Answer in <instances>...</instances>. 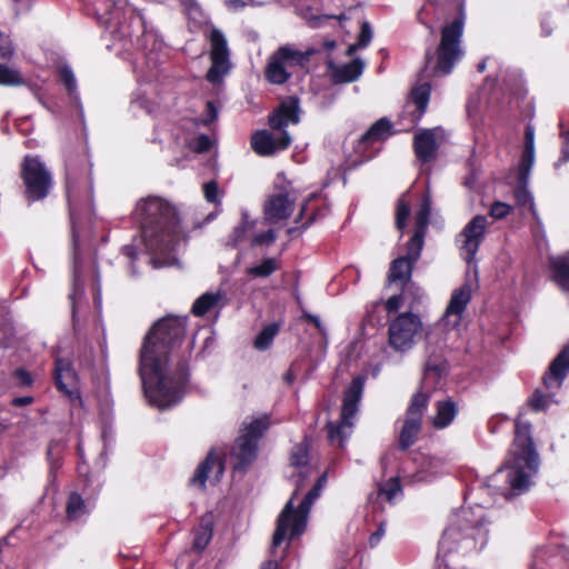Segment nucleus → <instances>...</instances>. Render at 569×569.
Returning <instances> with one entry per match:
<instances>
[{
	"label": "nucleus",
	"mask_w": 569,
	"mask_h": 569,
	"mask_svg": "<svg viewBox=\"0 0 569 569\" xmlns=\"http://www.w3.org/2000/svg\"><path fill=\"white\" fill-rule=\"evenodd\" d=\"M186 320L177 317L160 319L148 332L140 351L139 372L146 397L153 406L166 409L178 403L188 379L184 362L173 368L169 352L180 345Z\"/></svg>",
	"instance_id": "obj_1"
},
{
	"label": "nucleus",
	"mask_w": 569,
	"mask_h": 569,
	"mask_svg": "<svg viewBox=\"0 0 569 569\" xmlns=\"http://www.w3.org/2000/svg\"><path fill=\"white\" fill-rule=\"evenodd\" d=\"M134 217L141 226V240L151 256L154 268L171 267L178 262L179 243L176 209L159 197H147L137 202Z\"/></svg>",
	"instance_id": "obj_2"
},
{
	"label": "nucleus",
	"mask_w": 569,
	"mask_h": 569,
	"mask_svg": "<svg viewBox=\"0 0 569 569\" xmlns=\"http://www.w3.org/2000/svg\"><path fill=\"white\" fill-rule=\"evenodd\" d=\"M309 446L307 441L296 445L292 448L290 463L299 471L292 477L295 478L296 488L291 498L287 501L282 511L277 519V527L272 538L271 552L276 553L277 548L284 540H292L301 536L307 527L308 517L313 502L320 497L321 491L327 482V475H321L312 488L306 493L303 500L295 509L293 503L301 490L305 489V480L310 475L308 468Z\"/></svg>",
	"instance_id": "obj_3"
},
{
	"label": "nucleus",
	"mask_w": 569,
	"mask_h": 569,
	"mask_svg": "<svg viewBox=\"0 0 569 569\" xmlns=\"http://www.w3.org/2000/svg\"><path fill=\"white\" fill-rule=\"evenodd\" d=\"M531 425L519 416L515 423V440L509 451V458L503 467L499 468L491 477L496 485L500 478H505L506 486L500 488V493L506 498L519 496L531 486L532 477L539 468V456L531 438Z\"/></svg>",
	"instance_id": "obj_4"
},
{
	"label": "nucleus",
	"mask_w": 569,
	"mask_h": 569,
	"mask_svg": "<svg viewBox=\"0 0 569 569\" xmlns=\"http://www.w3.org/2000/svg\"><path fill=\"white\" fill-rule=\"evenodd\" d=\"M488 540L485 508L480 505L463 507L450 526L445 530L439 542V568L450 569L449 558L453 553L466 555L482 549Z\"/></svg>",
	"instance_id": "obj_5"
},
{
	"label": "nucleus",
	"mask_w": 569,
	"mask_h": 569,
	"mask_svg": "<svg viewBox=\"0 0 569 569\" xmlns=\"http://www.w3.org/2000/svg\"><path fill=\"white\" fill-rule=\"evenodd\" d=\"M465 29L463 8L453 21L441 28V39L436 52H426L425 68L419 74L421 81L430 77L446 76L462 57L461 38Z\"/></svg>",
	"instance_id": "obj_6"
},
{
	"label": "nucleus",
	"mask_w": 569,
	"mask_h": 569,
	"mask_svg": "<svg viewBox=\"0 0 569 569\" xmlns=\"http://www.w3.org/2000/svg\"><path fill=\"white\" fill-rule=\"evenodd\" d=\"M299 112L298 99L290 98L283 101L269 117V124L274 132L260 130L252 134L251 148L253 151L259 156L267 157L287 149L291 143V137L284 128L300 121Z\"/></svg>",
	"instance_id": "obj_7"
},
{
	"label": "nucleus",
	"mask_w": 569,
	"mask_h": 569,
	"mask_svg": "<svg viewBox=\"0 0 569 569\" xmlns=\"http://www.w3.org/2000/svg\"><path fill=\"white\" fill-rule=\"evenodd\" d=\"M553 281L569 296V253L549 258ZM569 370V345L556 357L543 377L548 389L560 388Z\"/></svg>",
	"instance_id": "obj_8"
},
{
	"label": "nucleus",
	"mask_w": 569,
	"mask_h": 569,
	"mask_svg": "<svg viewBox=\"0 0 569 569\" xmlns=\"http://www.w3.org/2000/svg\"><path fill=\"white\" fill-rule=\"evenodd\" d=\"M67 196L72 222V286L69 299L71 301L72 318L74 320L77 309L84 298V278L82 274L80 232L76 222V210L79 203L78 187L73 184L70 179H68L67 182Z\"/></svg>",
	"instance_id": "obj_9"
},
{
	"label": "nucleus",
	"mask_w": 569,
	"mask_h": 569,
	"mask_svg": "<svg viewBox=\"0 0 569 569\" xmlns=\"http://www.w3.org/2000/svg\"><path fill=\"white\" fill-rule=\"evenodd\" d=\"M269 425L268 416L253 418L250 422L244 423L241 435L231 449V463L234 470H244L253 462L257 457L258 440Z\"/></svg>",
	"instance_id": "obj_10"
},
{
	"label": "nucleus",
	"mask_w": 569,
	"mask_h": 569,
	"mask_svg": "<svg viewBox=\"0 0 569 569\" xmlns=\"http://www.w3.org/2000/svg\"><path fill=\"white\" fill-rule=\"evenodd\" d=\"M362 391L363 380L361 377H357L345 391L340 420L328 423V438L332 443H338V446L342 447L350 437L355 426V418L359 410Z\"/></svg>",
	"instance_id": "obj_11"
},
{
	"label": "nucleus",
	"mask_w": 569,
	"mask_h": 569,
	"mask_svg": "<svg viewBox=\"0 0 569 569\" xmlns=\"http://www.w3.org/2000/svg\"><path fill=\"white\" fill-rule=\"evenodd\" d=\"M313 50L302 51L293 44L279 47L269 58L264 76L273 84H283L291 77V69L303 67L310 59Z\"/></svg>",
	"instance_id": "obj_12"
},
{
	"label": "nucleus",
	"mask_w": 569,
	"mask_h": 569,
	"mask_svg": "<svg viewBox=\"0 0 569 569\" xmlns=\"http://www.w3.org/2000/svg\"><path fill=\"white\" fill-rule=\"evenodd\" d=\"M421 330L422 322L417 315L411 312L400 313L389 323V346L397 352H407L415 346Z\"/></svg>",
	"instance_id": "obj_13"
},
{
	"label": "nucleus",
	"mask_w": 569,
	"mask_h": 569,
	"mask_svg": "<svg viewBox=\"0 0 569 569\" xmlns=\"http://www.w3.org/2000/svg\"><path fill=\"white\" fill-rule=\"evenodd\" d=\"M296 192L291 182L283 174H278L274 181V191L264 204V219L270 223L288 219L293 212Z\"/></svg>",
	"instance_id": "obj_14"
},
{
	"label": "nucleus",
	"mask_w": 569,
	"mask_h": 569,
	"mask_svg": "<svg viewBox=\"0 0 569 569\" xmlns=\"http://www.w3.org/2000/svg\"><path fill=\"white\" fill-rule=\"evenodd\" d=\"M21 172L29 199L39 200L48 194L51 187V176L39 158L27 156Z\"/></svg>",
	"instance_id": "obj_15"
},
{
	"label": "nucleus",
	"mask_w": 569,
	"mask_h": 569,
	"mask_svg": "<svg viewBox=\"0 0 569 569\" xmlns=\"http://www.w3.org/2000/svg\"><path fill=\"white\" fill-rule=\"evenodd\" d=\"M209 40L211 43V67L208 70L207 79L211 83H218L231 69L229 49L223 33L216 28L211 29Z\"/></svg>",
	"instance_id": "obj_16"
},
{
	"label": "nucleus",
	"mask_w": 569,
	"mask_h": 569,
	"mask_svg": "<svg viewBox=\"0 0 569 569\" xmlns=\"http://www.w3.org/2000/svg\"><path fill=\"white\" fill-rule=\"evenodd\" d=\"M488 220L485 216L473 217L457 238L461 257L468 262L475 260L480 243L485 239Z\"/></svg>",
	"instance_id": "obj_17"
},
{
	"label": "nucleus",
	"mask_w": 569,
	"mask_h": 569,
	"mask_svg": "<svg viewBox=\"0 0 569 569\" xmlns=\"http://www.w3.org/2000/svg\"><path fill=\"white\" fill-rule=\"evenodd\" d=\"M472 297L471 284L466 282L459 288L451 292L449 303L442 318L439 321V326L445 329H456L460 326L462 315L469 305Z\"/></svg>",
	"instance_id": "obj_18"
},
{
	"label": "nucleus",
	"mask_w": 569,
	"mask_h": 569,
	"mask_svg": "<svg viewBox=\"0 0 569 569\" xmlns=\"http://www.w3.org/2000/svg\"><path fill=\"white\" fill-rule=\"evenodd\" d=\"M54 382L57 388L70 399L72 405H82L78 388V377L69 360L60 358L56 360Z\"/></svg>",
	"instance_id": "obj_19"
},
{
	"label": "nucleus",
	"mask_w": 569,
	"mask_h": 569,
	"mask_svg": "<svg viewBox=\"0 0 569 569\" xmlns=\"http://www.w3.org/2000/svg\"><path fill=\"white\" fill-rule=\"evenodd\" d=\"M224 472V463L222 459L210 451L206 459L198 466L193 477L190 479V485L199 488H204L206 482L216 485L220 481Z\"/></svg>",
	"instance_id": "obj_20"
},
{
	"label": "nucleus",
	"mask_w": 569,
	"mask_h": 569,
	"mask_svg": "<svg viewBox=\"0 0 569 569\" xmlns=\"http://www.w3.org/2000/svg\"><path fill=\"white\" fill-rule=\"evenodd\" d=\"M431 93V86L429 82L423 81L412 87L407 104L406 111L411 114V122L417 123L425 114Z\"/></svg>",
	"instance_id": "obj_21"
},
{
	"label": "nucleus",
	"mask_w": 569,
	"mask_h": 569,
	"mask_svg": "<svg viewBox=\"0 0 569 569\" xmlns=\"http://www.w3.org/2000/svg\"><path fill=\"white\" fill-rule=\"evenodd\" d=\"M437 148V129H426L415 136V152L420 161H430Z\"/></svg>",
	"instance_id": "obj_22"
},
{
	"label": "nucleus",
	"mask_w": 569,
	"mask_h": 569,
	"mask_svg": "<svg viewBox=\"0 0 569 569\" xmlns=\"http://www.w3.org/2000/svg\"><path fill=\"white\" fill-rule=\"evenodd\" d=\"M429 391L420 390L413 395L406 412L405 423L421 430V422L429 402Z\"/></svg>",
	"instance_id": "obj_23"
},
{
	"label": "nucleus",
	"mask_w": 569,
	"mask_h": 569,
	"mask_svg": "<svg viewBox=\"0 0 569 569\" xmlns=\"http://www.w3.org/2000/svg\"><path fill=\"white\" fill-rule=\"evenodd\" d=\"M365 64L360 59L332 68L335 83H348L356 81L363 72Z\"/></svg>",
	"instance_id": "obj_24"
},
{
	"label": "nucleus",
	"mask_w": 569,
	"mask_h": 569,
	"mask_svg": "<svg viewBox=\"0 0 569 569\" xmlns=\"http://www.w3.org/2000/svg\"><path fill=\"white\" fill-rule=\"evenodd\" d=\"M256 222L250 219L247 211L242 212L241 222L234 227L232 233L229 237L228 244L238 247L241 243L249 241L252 237Z\"/></svg>",
	"instance_id": "obj_25"
},
{
	"label": "nucleus",
	"mask_w": 569,
	"mask_h": 569,
	"mask_svg": "<svg viewBox=\"0 0 569 569\" xmlns=\"http://www.w3.org/2000/svg\"><path fill=\"white\" fill-rule=\"evenodd\" d=\"M535 162V129L532 126L526 127L525 150L519 163L523 178L531 172Z\"/></svg>",
	"instance_id": "obj_26"
},
{
	"label": "nucleus",
	"mask_w": 569,
	"mask_h": 569,
	"mask_svg": "<svg viewBox=\"0 0 569 569\" xmlns=\"http://www.w3.org/2000/svg\"><path fill=\"white\" fill-rule=\"evenodd\" d=\"M413 264L415 262L403 257L395 259L389 269V280L401 286L405 284L411 278Z\"/></svg>",
	"instance_id": "obj_27"
},
{
	"label": "nucleus",
	"mask_w": 569,
	"mask_h": 569,
	"mask_svg": "<svg viewBox=\"0 0 569 569\" xmlns=\"http://www.w3.org/2000/svg\"><path fill=\"white\" fill-rule=\"evenodd\" d=\"M458 412L457 406L451 400L438 401L437 412L432 419L435 428L442 429L448 427Z\"/></svg>",
	"instance_id": "obj_28"
},
{
	"label": "nucleus",
	"mask_w": 569,
	"mask_h": 569,
	"mask_svg": "<svg viewBox=\"0 0 569 569\" xmlns=\"http://www.w3.org/2000/svg\"><path fill=\"white\" fill-rule=\"evenodd\" d=\"M529 176H530V173H528L526 176V178H523L521 174V167H519V169H518V187L515 190V197H516L517 203L519 206L528 207L532 213H536L533 197L527 188Z\"/></svg>",
	"instance_id": "obj_29"
},
{
	"label": "nucleus",
	"mask_w": 569,
	"mask_h": 569,
	"mask_svg": "<svg viewBox=\"0 0 569 569\" xmlns=\"http://www.w3.org/2000/svg\"><path fill=\"white\" fill-rule=\"evenodd\" d=\"M221 299L222 295L220 292L203 293L194 301L192 306L193 315L198 317L204 316L208 311L214 309Z\"/></svg>",
	"instance_id": "obj_30"
},
{
	"label": "nucleus",
	"mask_w": 569,
	"mask_h": 569,
	"mask_svg": "<svg viewBox=\"0 0 569 569\" xmlns=\"http://www.w3.org/2000/svg\"><path fill=\"white\" fill-rule=\"evenodd\" d=\"M391 130V123L386 119H380L373 123L369 130L362 134L361 142L366 144L383 140L388 137Z\"/></svg>",
	"instance_id": "obj_31"
},
{
	"label": "nucleus",
	"mask_w": 569,
	"mask_h": 569,
	"mask_svg": "<svg viewBox=\"0 0 569 569\" xmlns=\"http://www.w3.org/2000/svg\"><path fill=\"white\" fill-rule=\"evenodd\" d=\"M66 510L69 520H79L89 513L88 506L82 497L77 492H72L69 496Z\"/></svg>",
	"instance_id": "obj_32"
},
{
	"label": "nucleus",
	"mask_w": 569,
	"mask_h": 569,
	"mask_svg": "<svg viewBox=\"0 0 569 569\" xmlns=\"http://www.w3.org/2000/svg\"><path fill=\"white\" fill-rule=\"evenodd\" d=\"M59 78H60V81L67 88L70 98L73 101L78 102L79 101V92H78V88H77V80H76V77H74L71 68L69 66H61L59 68Z\"/></svg>",
	"instance_id": "obj_33"
},
{
	"label": "nucleus",
	"mask_w": 569,
	"mask_h": 569,
	"mask_svg": "<svg viewBox=\"0 0 569 569\" xmlns=\"http://www.w3.org/2000/svg\"><path fill=\"white\" fill-rule=\"evenodd\" d=\"M425 234H426L425 231H420L417 229L415 230L413 236L411 237V239L408 242L407 253H406V256H402L403 258H407L408 260H410L415 263L417 262V260L420 257L422 247H423Z\"/></svg>",
	"instance_id": "obj_34"
},
{
	"label": "nucleus",
	"mask_w": 569,
	"mask_h": 569,
	"mask_svg": "<svg viewBox=\"0 0 569 569\" xmlns=\"http://www.w3.org/2000/svg\"><path fill=\"white\" fill-rule=\"evenodd\" d=\"M279 332V326L277 323H270L266 326L259 335L256 337L254 340V347L258 350H266L268 349L277 333Z\"/></svg>",
	"instance_id": "obj_35"
},
{
	"label": "nucleus",
	"mask_w": 569,
	"mask_h": 569,
	"mask_svg": "<svg viewBox=\"0 0 569 569\" xmlns=\"http://www.w3.org/2000/svg\"><path fill=\"white\" fill-rule=\"evenodd\" d=\"M401 491L399 478H390L388 481L379 486L378 498L392 502L398 495H401Z\"/></svg>",
	"instance_id": "obj_36"
},
{
	"label": "nucleus",
	"mask_w": 569,
	"mask_h": 569,
	"mask_svg": "<svg viewBox=\"0 0 569 569\" xmlns=\"http://www.w3.org/2000/svg\"><path fill=\"white\" fill-rule=\"evenodd\" d=\"M431 213V198L429 193H427L420 204V208L416 214V229L420 231H425L429 224V218Z\"/></svg>",
	"instance_id": "obj_37"
},
{
	"label": "nucleus",
	"mask_w": 569,
	"mask_h": 569,
	"mask_svg": "<svg viewBox=\"0 0 569 569\" xmlns=\"http://www.w3.org/2000/svg\"><path fill=\"white\" fill-rule=\"evenodd\" d=\"M104 22L108 24V28L119 27V32L122 37L132 36L129 31V27L121 22V8L117 3H113L112 9L108 11V17Z\"/></svg>",
	"instance_id": "obj_38"
},
{
	"label": "nucleus",
	"mask_w": 569,
	"mask_h": 569,
	"mask_svg": "<svg viewBox=\"0 0 569 569\" xmlns=\"http://www.w3.org/2000/svg\"><path fill=\"white\" fill-rule=\"evenodd\" d=\"M23 80L17 69L0 63V84L1 86H20Z\"/></svg>",
	"instance_id": "obj_39"
},
{
	"label": "nucleus",
	"mask_w": 569,
	"mask_h": 569,
	"mask_svg": "<svg viewBox=\"0 0 569 569\" xmlns=\"http://www.w3.org/2000/svg\"><path fill=\"white\" fill-rule=\"evenodd\" d=\"M277 270V260L273 258L264 259L260 264L250 267L248 273L252 277L264 278Z\"/></svg>",
	"instance_id": "obj_40"
},
{
	"label": "nucleus",
	"mask_w": 569,
	"mask_h": 569,
	"mask_svg": "<svg viewBox=\"0 0 569 569\" xmlns=\"http://www.w3.org/2000/svg\"><path fill=\"white\" fill-rule=\"evenodd\" d=\"M419 432L420 429L403 423L399 436V447L402 450L410 448L416 442Z\"/></svg>",
	"instance_id": "obj_41"
},
{
	"label": "nucleus",
	"mask_w": 569,
	"mask_h": 569,
	"mask_svg": "<svg viewBox=\"0 0 569 569\" xmlns=\"http://www.w3.org/2000/svg\"><path fill=\"white\" fill-rule=\"evenodd\" d=\"M443 370L445 367L441 362H436L429 359L425 369L423 388H427L429 382L437 381L441 377Z\"/></svg>",
	"instance_id": "obj_42"
},
{
	"label": "nucleus",
	"mask_w": 569,
	"mask_h": 569,
	"mask_svg": "<svg viewBox=\"0 0 569 569\" xmlns=\"http://www.w3.org/2000/svg\"><path fill=\"white\" fill-rule=\"evenodd\" d=\"M212 538V529L209 525L201 526L194 533L193 548L202 551Z\"/></svg>",
	"instance_id": "obj_43"
},
{
	"label": "nucleus",
	"mask_w": 569,
	"mask_h": 569,
	"mask_svg": "<svg viewBox=\"0 0 569 569\" xmlns=\"http://www.w3.org/2000/svg\"><path fill=\"white\" fill-rule=\"evenodd\" d=\"M409 216H410V204L406 200L405 196H402L398 200V206H397V211H396V226L399 230H402L406 227Z\"/></svg>",
	"instance_id": "obj_44"
},
{
	"label": "nucleus",
	"mask_w": 569,
	"mask_h": 569,
	"mask_svg": "<svg viewBox=\"0 0 569 569\" xmlns=\"http://www.w3.org/2000/svg\"><path fill=\"white\" fill-rule=\"evenodd\" d=\"M445 461L441 458L429 457L423 463V471L430 476L441 475L443 472Z\"/></svg>",
	"instance_id": "obj_45"
},
{
	"label": "nucleus",
	"mask_w": 569,
	"mask_h": 569,
	"mask_svg": "<svg viewBox=\"0 0 569 569\" xmlns=\"http://www.w3.org/2000/svg\"><path fill=\"white\" fill-rule=\"evenodd\" d=\"M276 240V233L272 229H269L264 232L254 233L250 238V244L253 246H262V244H271Z\"/></svg>",
	"instance_id": "obj_46"
},
{
	"label": "nucleus",
	"mask_w": 569,
	"mask_h": 569,
	"mask_svg": "<svg viewBox=\"0 0 569 569\" xmlns=\"http://www.w3.org/2000/svg\"><path fill=\"white\" fill-rule=\"evenodd\" d=\"M529 403L533 410L541 411L549 406L550 398L537 390L530 398Z\"/></svg>",
	"instance_id": "obj_47"
},
{
	"label": "nucleus",
	"mask_w": 569,
	"mask_h": 569,
	"mask_svg": "<svg viewBox=\"0 0 569 569\" xmlns=\"http://www.w3.org/2000/svg\"><path fill=\"white\" fill-rule=\"evenodd\" d=\"M131 107L133 110L141 109V110H144L147 113H152L156 110V104L153 102H151L144 96H140V94L132 98Z\"/></svg>",
	"instance_id": "obj_48"
},
{
	"label": "nucleus",
	"mask_w": 569,
	"mask_h": 569,
	"mask_svg": "<svg viewBox=\"0 0 569 569\" xmlns=\"http://www.w3.org/2000/svg\"><path fill=\"white\" fill-rule=\"evenodd\" d=\"M190 148L196 152H206L211 148V140L206 134L196 137L190 143Z\"/></svg>",
	"instance_id": "obj_49"
},
{
	"label": "nucleus",
	"mask_w": 569,
	"mask_h": 569,
	"mask_svg": "<svg viewBox=\"0 0 569 569\" xmlns=\"http://www.w3.org/2000/svg\"><path fill=\"white\" fill-rule=\"evenodd\" d=\"M511 207L505 202L497 201L491 206L490 216L496 219H502L509 214Z\"/></svg>",
	"instance_id": "obj_50"
},
{
	"label": "nucleus",
	"mask_w": 569,
	"mask_h": 569,
	"mask_svg": "<svg viewBox=\"0 0 569 569\" xmlns=\"http://www.w3.org/2000/svg\"><path fill=\"white\" fill-rule=\"evenodd\" d=\"M372 39V29L368 22L361 24L360 34L358 37V47H367Z\"/></svg>",
	"instance_id": "obj_51"
},
{
	"label": "nucleus",
	"mask_w": 569,
	"mask_h": 569,
	"mask_svg": "<svg viewBox=\"0 0 569 569\" xmlns=\"http://www.w3.org/2000/svg\"><path fill=\"white\" fill-rule=\"evenodd\" d=\"M204 198L208 202L218 203V184L214 181H209L203 184Z\"/></svg>",
	"instance_id": "obj_52"
},
{
	"label": "nucleus",
	"mask_w": 569,
	"mask_h": 569,
	"mask_svg": "<svg viewBox=\"0 0 569 569\" xmlns=\"http://www.w3.org/2000/svg\"><path fill=\"white\" fill-rule=\"evenodd\" d=\"M13 377L17 379L18 385L21 387H29L32 385L33 379L29 371L24 368H18L13 372Z\"/></svg>",
	"instance_id": "obj_53"
},
{
	"label": "nucleus",
	"mask_w": 569,
	"mask_h": 569,
	"mask_svg": "<svg viewBox=\"0 0 569 569\" xmlns=\"http://www.w3.org/2000/svg\"><path fill=\"white\" fill-rule=\"evenodd\" d=\"M13 48L11 41L8 39L7 36L0 32V57L3 59H9L11 58Z\"/></svg>",
	"instance_id": "obj_54"
},
{
	"label": "nucleus",
	"mask_w": 569,
	"mask_h": 569,
	"mask_svg": "<svg viewBox=\"0 0 569 569\" xmlns=\"http://www.w3.org/2000/svg\"><path fill=\"white\" fill-rule=\"evenodd\" d=\"M218 118V110L212 101L207 102L206 116L201 119V122L206 126L211 124Z\"/></svg>",
	"instance_id": "obj_55"
},
{
	"label": "nucleus",
	"mask_w": 569,
	"mask_h": 569,
	"mask_svg": "<svg viewBox=\"0 0 569 569\" xmlns=\"http://www.w3.org/2000/svg\"><path fill=\"white\" fill-rule=\"evenodd\" d=\"M401 302H402V299H401V296H398V295H395L392 297H390L387 301H386V310L391 313V312H396L399 310V308L401 307Z\"/></svg>",
	"instance_id": "obj_56"
},
{
	"label": "nucleus",
	"mask_w": 569,
	"mask_h": 569,
	"mask_svg": "<svg viewBox=\"0 0 569 569\" xmlns=\"http://www.w3.org/2000/svg\"><path fill=\"white\" fill-rule=\"evenodd\" d=\"M385 525L383 522H381L378 529L369 537V545L371 548L376 547L380 542V540L385 536Z\"/></svg>",
	"instance_id": "obj_57"
},
{
	"label": "nucleus",
	"mask_w": 569,
	"mask_h": 569,
	"mask_svg": "<svg viewBox=\"0 0 569 569\" xmlns=\"http://www.w3.org/2000/svg\"><path fill=\"white\" fill-rule=\"evenodd\" d=\"M180 2L186 7V12L188 16H199L200 8L194 0H180Z\"/></svg>",
	"instance_id": "obj_58"
},
{
	"label": "nucleus",
	"mask_w": 569,
	"mask_h": 569,
	"mask_svg": "<svg viewBox=\"0 0 569 569\" xmlns=\"http://www.w3.org/2000/svg\"><path fill=\"white\" fill-rule=\"evenodd\" d=\"M565 138V146L561 151V157L559 159V162L565 163L569 161V130L563 134Z\"/></svg>",
	"instance_id": "obj_59"
},
{
	"label": "nucleus",
	"mask_w": 569,
	"mask_h": 569,
	"mask_svg": "<svg viewBox=\"0 0 569 569\" xmlns=\"http://www.w3.org/2000/svg\"><path fill=\"white\" fill-rule=\"evenodd\" d=\"M248 3L243 0H226V6L233 11L242 10Z\"/></svg>",
	"instance_id": "obj_60"
},
{
	"label": "nucleus",
	"mask_w": 569,
	"mask_h": 569,
	"mask_svg": "<svg viewBox=\"0 0 569 569\" xmlns=\"http://www.w3.org/2000/svg\"><path fill=\"white\" fill-rule=\"evenodd\" d=\"M297 378V371H296V365H292L288 370L287 372L283 375V380L284 382H287L288 385H291L295 382Z\"/></svg>",
	"instance_id": "obj_61"
},
{
	"label": "nucleus",
	"mask_w": 569,
	"mask_h": 569,
	"mask_svg": "<svg viewBox=\"0 0 569 569\" xmlns=\"http://www.w3.org/2000/svg\"><path fill=\"white\" fill-rule=\"evenodd\" d=\"M33 398L32 397H18L12 400V403L17 407H23L32 403Z\"/></svg>",
	"instance_id": "obj_62"
},
{
	"label": "nucleus",
	"mask_w": 569,
	"mask_h": 569,
	"mask_svg": "<svg viewBox=\"0 0 569 569\" xmlns=\"http://www.w3.org/2000/svg\"><path fill=\"white\" fill-rule=\"evenodd\" d=\"M122 252H123V254H126L131 260L136 259V257L138 254L137 249H136V247L133 244L124 246L122 248Z\"/></svg>",
	"instance_id": "obj_63"
},
{
	"label": "nucleus",
	"mask_w": 569,
	"mask_h": 569,
	"mask_svg": "<svg viewBox=\"0 0 569 569\" xmlns=\"http://www.w3.org/2000/svg\"><path fill=\"white\" fill-rule=\"evenodd\" d=\"M261 569H278V561L276 559L267 560L262 563Z\"/></svg>",
	"instance_id": "obj_64"
}]
</instances>
